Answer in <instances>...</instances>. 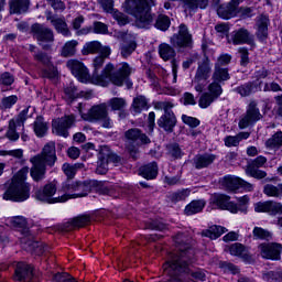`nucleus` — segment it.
<instances>
[{"label": "nucleus", "instance_id": "f257e3e1", "mask_svg": "<svg viewBox=\"0 0 282 282\" xmlns=\"http://www.w3.org/2000/svg\"><path fill=\"white\" fill-rule=\"evenodd\" d=\"M109 56H111V53H108L107 55H105V53H99V55L94 57L93 59L94 73L91 76V83L94 85H100L101 87H105L107 83L117 85V87H122V84L124 83V80H127V78L131 76V67H129V64L123 63L121 67L117 69V72H113L115 69L113 64L108 63L105 66V61H107ZM100 69L102 70L100 72Z\"/></svg>", "mask_w": 282, "mask_h": 282}, {"label": "nucleus", "instance_id": "f03ea898", "mask_svg": "<svg viewBox=\"0 0 282 282\" xmlns=\"http://www.w3.org/2000/svg\"><path fill=\"white\" fill-rule=\"evenodd\" d=\"M174 242L180 251V254L174 257L172 261L166 262L163 265L165 274L171 276L167 282H182L180 274L188 270V261L193 259V251H191V242L184 234H178L174 237Z\"/></svg>", "mask_w": 282, "mask_h": 282}, {"label": "nucleus", "instance_id": "7ed1b4c3", "mask_svg": "<svg viewBox=\"0 0 282 282\" xmlns=\"http://www.w3.org/2000/svg\"><path fill=\"white\" fill-rule=\"evenodd\" d=\"M56 144L54 142L46 143L41 153L30 158L32 164L30 175L33 182H43L47 173V166L56 164Z\"/></svg>", "mask_w": 282, "mask_h": 282}, {"label": "nucleus", "instance_id": "20e7f679", "mask_svg": "<svg viewBox=\"0 0 282 282\" xmlns=\"http://www.w3.org/2000/svg\"><path fill=\"white\" fill-rule=\"evenodd\" d=\"M30 167H22L11 180V183L3 194L7 202H28L30 199V183L26 182Z\"/></svg>", "mask_w": 282, "mask_h": 282}, {"label": "nucleus", "instance_id": "39448f33", "mask_svg": "<svg viewBox=\"0 0 282 282\" xmlns=\"http://www.w3.org/2000/svg\"><path fill=\"white\" fill-rule=\"evenodd\" d=\"M155 6L153 0H142V28L144 30H151L155 25L156 30L166 32L171 28V18L169 15H159L155 21V15L151 13V8Z\"/></svg>", "mask_w": 282, "mask_h": 282}, {"label": "nucleus", "instance_id": "423d86ee", "mask_svg": "<svg viewBox=\"0 0 282 282\" xmlns=\"http://www.w3.org/2000/svg\"><path fill=\"white\" fill-rule=\"evenodd\" d=\"M77 109L83 120H87V122H100L104 129L113 128V120L109 117L107 104L95 105L88 110V112H84L83 104L79 102Z\"/></svg>", "mask_w": 282, "mask_h": 282}, {"label": "nucleus", "instance_id": "0eeeda50", "mask_svg": "<svg viewBox=\"0 0 282 282\" xmlns=\"http://www.w3.org/2000/svg\"><path fill=\"white\" fill-rule=\"evenodd\" d=\"M213 204L220 210H228L232 215L237 213L248 214V204H250V197L248 195L241 196L237 199L238 204L230 202V196L224 194H216L212 198Z\"/></svg>", "mask_w": 282, "mask_h": 282}, {"label": "nucleus", "instance_id": "6e6552de", "mask_svg": "<svg viewBox=\"0 0 282 282\" xmlns=\"http://www.w3.org/2000/svg\"><path fill=\"white\" fill-rule=\"evenodd\" d=\"M170 43L175 47V50H177V52L193 50L195 45L193 34H191L188 26L184 23L180 24L177 33H174L170 37Z\"/></svg>", "mask_w": 282, "mask_h": 282}, {"label": "nucleus", "instance_id": "1a4fd4ad", "mask_svg": "<svg viewBox=\"0 0 282 282\" xmlns=\"http://www.w3.org/2000/svg\"><path fill=\"white\" fill-rule=\"evenodd\" d=\"M35 199L44 204H65V195L61 193V188H56L55 183H47L43 188L35 192Z\"/></svg>", "mask_w": 282, "mask_h": 282}, {"label": "nucleus", "instance_id": "9d476101", "mask_svg": "<svg viewBox=\"0 0 282 282\" xmlns=\"http://www.w3.org/2000/svg\"><path fill=\"white\" fill-rule=\"evenodd\" d=\"M210 74H213V64L210 63V58L205 55L203 61L198 62L194 79L192 80L193 85L195 86V91H198V94L204 91L206 80L210 78Z\"/></svg>", "mask_w": 282, "mask_h": 282}, {"label": "nucleus", "instance_id": "9b49d317", "mask_svg": "<svg viewBox=\"0 0 282 282\" xmlns=\"http://www.w3.org/2000/svg\"><path fill=\"white\" fill-rule=\"evenodd\" d=\"M65 202L68 199H77V197H87L89 195V185L80 182H65L62 184L61 192Z\"/></svg>", "mask_w": 282, "mask_h": 282}, {"label": "nucleus", "instance_id": "f8f14e48", "mask_svg": "<svg viewBox=\"0 0 282 282\" xmlns=\"http://www.w3.org/2000/svg\"><path fill=\"white\" fill-rule=\"evenodd\" d=\"M31 32L42 50L52 48V44L54 43V31L52 29L44 24L35 23L31 26Z\"/></svg>", "mask_w": 282, "mask_h": 282}, {"label": "nucleus", "instance_id": "ddd939ff", "mask_svg": "<svg viewBox=\"0 0 282 282\" xmlns=\"http://www.w3.org/2000/svg\"><path fill=\"white\" fill-rule=\"evenodd\" d=\"M263 118L261 115V110L259 109V104L257 100L251 99L247 106L246 112L239 120L238 127L239 129H248V127H252V124H257L259 120Z\"/></svg>", "mask_w": 282, "mask_h": 282}, {"label": "nucleus", "instance_id": "4468645a", "mask_svg": "<svg viewBox=\"0 0 282 282\" xmlns=\"http://www.w3.org/2000/svg\"><path fill=\"white\" fill-rule=\"evenodd\" d=\"M219 184L225 187L226 191H239V188H243V191H247L248 193H252V191H254L253 184L234 175L224 176L219 180Z\"/></svg>", "mask_w": 282, "mask_h": 282}, {"label": "nucleus", "instance_id": "2eb2a0df", "mask_svg": "<svg viewBox=\"0 0 282 282\" xmlns=\"http://www.w3.org/2000/svg\"><path fill=\"white\" fill-rule=\"evenodd\" d=\"M267 162L268 159L263 155H259L258 158L249 161L245 169L246 175H248V177H253L254 180H264V177H268V173L260 169L265 166Z\"/></svg>", "mask_w": 282, "mask_h": 282}, {"label": "nucleus", "instance_id": "dca6fc26", "mask_svg": "<svg viewBox=\"0 0 282 282\" xmlns=\"http://www.w3.org/2000/svg\"><path fill=\"white\" fill-rule=\"evenodd\" d=\"M228 43L232 45H254V35L248 29H238L230 33Z\"/></svg>", "mask_w": 282, "mask_h": 282}, {"label": "nucleus", "instance_id": "f3484780", "mask_svg": "<svg viewBox=\"0 0 282 282\" xmlns=\"http://www.w3.org/2000/svg\"><path fill=\"white\" fill-rule=\"evenodd\" d=\"M75 121L76 117H74L73 115L54 119L52 123L53 133H55L56 135H61L62 138H68V129H72V124H74Z\"/></svg>", "mask_w": 282, "mask_h": 282}, {"label": "nucleus", "instance_id": "a211bd4d", "mask_svg": "<svg viewBox=\"0 0 282 282\" xmlns=\"http://www.w3.org/2000/svg\"><path fill=\"white\" fill-rule=\"evenodd\" d=\"M66 67L72 72L73 76L79 80V83H89V69L85 67V64L78 59H68Z\"/></svg>", "mask_w": 282, "mask_h": 282}, {"label": "nucleus", "instance_id": "6ab92c4d", "mask_svg": "<svg viewBox=\"0 0 282 282\" xmlns=\"http://www.w3.org/2000/svg\"><path fill=\"white\" fill-rule=\"evenodd\" d=\"M259 250L263 259H270L271 261L281 260L282 245L279 242L261 243Z\"/></svg>", "mask_w": 282, "mask_h": 282}, {"label": "nucleus", "instance_id": "aec40b11", "mask_svg": "<svg viewBox=\"0 0 282 282\" xmlns=\"http://www.w3.org/2000/svg\"><path fill=\"white\" fill-rule=\"evenodd\" d=\"M254 212L276 217V215H282V204L275 200L258 202L254 204Z\"/></svg>", "mask_w": 282, "mask_h": 282}, {"label": "nucleus", "instance_id": "412c9836", "mask_svg": "<svg viewBox=\"0 0 282 282\" xmlns=\"http://www.w3.org/2000/svg\"><path fill=\"white\" fill-rule=\"evenodd\" d=\"M22 248L26 250V252H32L33 254L41 256L45 250H47V247L43 245V242H39L34 240V236L31 234H28L26 236L21 238Z\"/></svg>", "mask_w": 282, "mask_h": 282}, {"label": "nucleus", "instance_id": "4be33fe9", "mask_svg": "<svg viewBox=\"0 0 282 282\" xmlns=\"http://www.w3.org/2000/svg\"><path fill=\"white\" fill-rule=\"evenodd\" d=\"M104 12L111 14L112 18L119 23V25H127L129 19L120 11L113 9V0H97Z\"/></svg>", "mask_w": 282, "mask_h": 282}, {"label": "nucleus", "instance_id": "5701e85b", "mask_svg": "<svg viewBox=\"0 0 282 282\" xmlns=\"http://www.w3.org/2000/svg\"><path fill=\"white\" fill-rule=\"evenodd\" d=\"M83 56H89V54H111V47L102 45L99 41L86 42L82 48Z\"/></svg>", "mask_w": 282, "mask_h": 282}, {"label": "nucleus", "instance_id": "b1692460", "mask_svg": "<svg viewBox=\"0 0 282 282\" xmlns=\"http://www.w3.org/2000/svg\"><path fill=\"white\" fill-rule=\"evenodd\" d=\"M34 268L25 262H19L13 275L14 281H32L34 279Z\"/></svg>", "mask_w": 282, "mask_h": 282}, {"label": "nucleus", "instance_id": "393cba45", "mask_svg": "<svg viewBox=\"0 0 282 282\" xmlns=\"http://www.w3.org/2000/svg\"><path fill=\"white\" fill-rule=\"evenodd\" d=\"M46 21H50L51 25H53L58 34H62L63 36H72V31H69V26H67L65 18H58L52 15V13H47Z\"/></svg>", "mask_w": 282, "mask_h": 282}, {"label": "nucleus", "instance_id": "a878e982", "mask_svg": "<svg viewBox=\"0 0 282 282\" xmlns=\"http://www.w3.org/2000/svg\"><path fill=\"white\" fill-rule=\"evenodd\" d=\"M91 224V216L89 215H79L63 225V230L69 232L70 230H76L77 228H85Z\"/></svg>", "mask_w": 282, "mask_h": 282}, {"label": "nucleus", "instance_id": "bb28decb", "mask_svg": "<svg viewBox=\"0 0 282 282\" xmlns=\"http://www.w3.org/2000/svg\"><path fill=\"white\" fill-rule=\"evenodd\" d=\"M122 8L127 14H131L137 21H142V0H124Z\"/></svg>", "mask_w": 282, "mask_h": 282}, {"label": "nucleus", "instance_id": "cd10ccee", "mask_svg": "<svg viewBox=\"0 0 282 282\" xmlns=\"http://www.w3.org/2000/svg\"><path fill=\"white\" fill-rule=\"evenodd\" d=\"M126 138L129 141L127 143V151L130 153L131 156L137 158L138 155V145L132 144L131 142H135V140H139V138H142V131L138 128L130 129L126 131Z\"/></svg>", "mask_w": 282, "mask_h": 282}, {"label": "nucleus", "instance_id": "c85d7f7f", "mask_svg": "<svg viewBox=\"0 0 282 282\" xmlns=\"http://www.w3.org/2000/svg\"><path fill=\"white\" fill-rule=\"evenodd\" d=\"M257 32L256 36L259 39L261 42L268 40V25H270V18L268 15H259L257 18Z\"/></svg>", "mask_w": 282, "mask_h": 282}, {"label": "nucleus", "instance_id": "c756f323", "mask_svg": "<svg viewBox=\"0 0 282 282\" xmlns=\"http://www.w3.org/2000/svg\"><path fill=\"white\" fill-rule=\"evenodd\" d=\"M158 124L162 130L166 131V133H173L177 124V117H175V113L162 115L158 119Z\"/></svg>", "mask_w": 282, "mask_h": 282}, {"label": "nucleus", "instance_id": "7c9ffc66", "mask_svg": "<svg viewBox=\"0 0 282 282\" xmlns=\"http://www.w3.org/2000/svg\"><path fill=\"white\" fill-rule=\"evenodd\" d=\"M215 160H217V156L215 154L203 153V154H196L194 156L193 162H194L195 169L199 171L202 169H208V166H210V164H213Z\"/></svg>", "mask_w": 282, "mask_h": 282}, {"label": "nucleus", "instance_id": "2f4dec72", "mask_svg": "<svg viewBox=\"0 0 282 282\" xmlns=\"http://www.w3.org/2000/svg\"><path fill=\"white\" fill-rule=\"evenodd\" d=\"M159 56L162 61H175V56H177V52L172 44L163 42L158 47Z\"/></svg>", "mask_w": 282, "mask_h": 282}, {"label": "nucleus", "instance_id": "473e14b6", "mask_svg": "<svg viewBox=\"0 0 282 282\" xmlns=\"http://www.w3.org/2000/svg\"><path fill=\"white\" fill-rule=\"evenodd\" d=\"M234 91L239 94L241 98H248V96H252V94H257V91H259V85L257 82H248L234 88Z\"/></svg>", "mask_w": 282, "mask_h": 282}, {"label": "nucleus", "instance_id": "72a5a7b5", "mask_svg": "<svg viewBox=\"0 0 282 282\" xmlns=\"http://www.w3.org/2000/svg\"><path fill=\"white\" fill-rule=\"evenodd\" d=\"M183 8L188 14H195L198 8L200 10L208 8V0H183Z\"/></svg>", "mask_w": 282, "mask_h": 282}, {"label": "nucleus", "instance_id": "f704fd0d", "mask_svg": "<svg viewBox=\"0 0 282 282\" xmlns=\"http://www.w3.org/2000/svg\"><path fill=\"white\" fill-rule=\"evenodd\" d=\"M10 14H23L30 8V0H9Z\"/></svg>", "mask_w": 282, "mask_h": 282}, {"label": "nucleus", "instance_id": "c9c22d12", "mask_svg": "<svg viewBox=\"0 0 282 282\" xmlns=\"http://www.w3.org/2000/svg\"><path fill=\"white\" fill-rule=\"evenodd\" d=\"M217 14L220 19H234V17H237V9L230 2L223 3L217 8Z\"/></svg>", "mask_w": 282, "mask_h": 282}, {"label": "nucleus", "instance_id": "e433bc0d", "mask_svg": "<svg viewBox=\"0 0 282 282\" xmlns=\"http://www.w3.org/2000/svg\"><path fill=\"white\" fill-rule=\"evenodd\" d=\"M65 95L68 100H76V98H85L86 100H89L91 98V91H85L82 90L78 93V88L76 86L70 85L69 87L65 88Z\"/></svg>", "mask_w": 282, "mask_h": 282}, {"label": "nucleus", "instance_id": "4c0bfd02", "mask_svg": "<svg viewBox=\"0 0 282 282\" xmlns=\"http://www.w3.org/2000/svg\"><path fill=\"white\" fill-rule=\"evenodd\" d=\"M212 80L216 83H226V80H230V73H228V68L219 66V64H215Z\"/></svg>", "mask_w": 282, "mask_h": 282}, {"label": "nucleus", "instance_id": "58836bf2", "mask_svg": "<svg viewBox=\"0 0 282 282\" xmlns=\"http://www.w3.org/2000/svg\"><path fill=\"white\" fill-rule=\"evenodd\" d=\"M206 207V200L204 199H196L192 200L187 206H185L184 213L187 216L197 215V213H202Z\"/></svg>", "mask_w": 282, "mask_h": 282}, {"label": "nucleus", "instance_id": "ea45409f", "mask_svg": "<svg viewBox=\"0 0 282 282\" xmlns=\"http://www.w3.org/2000/svg\"><path fill=\"white\" fill-rule=\"evenodd\" d=\"M137 47L138 44L135 43V40L126 37L120 45L121 56H123V58H129V56L135 52Z\"/></svg>", "mask_w": 282, "mask_h": 282}, {"label": "nucleus", "instance_id": "a19ab883", "mask_svg": "<svg viewBox=\"0 0 282 282\" xmlns=\"http://www.w3.org/2000/svg\"><path fill=\"white\" fill-rule=\"evenodd\" d=\"M226 232H228L226 227L214 225L209 229L203 231V237H208L209 239H219V237Z\"/></svg>", "mask_w": 282, "mask_h": 282}, {"label": "nucleus", "instance_id": "79ce46f5", "mask_svg": "<svg viewBox=\"0 0 282 282\" xmlns=\"http://www.w3.org/2000/svg\"><path fill=\"white\" fill-rule=\"evenodd\" d=\"M263 193L267 197H275V199H281L282 197V183L278 185L267 184L263 187Z\"/></svg>", "mask_w": 282, "mask_h": 282}, {"label": "nucleus", "instance_id": "37998d69", "mask_svg": "<svg viewBox=\"0 0 282 282\" xmlns=\"http://www.w3.org/2000/svg\"><path fill=\"white\" fill-rule=\"evenodd\" d=\"M166 154L169 158H172V160H182L184 158V151H182V148L177 143H169L165 145Z\"/></svg>", "mask_w": 282, "mask_h": 282}, {"label": "nucleus", "instance_id": "c03bdc74", "mask_svg": "<svg viewBox=\"0 0 282 282\" xmlns=\"http://www.w3.org/2000/svg\"><path fill=\"white\" fill-rule=\"evenodd\" d=\"M34 133L37 135V138H43L47 133V122H45V119L43 117H37L34 121Z\"/></svg>", "mask_w": 282, "mask_h": 282}, {"label": "nucleus", "instance_id": "a18cd8bd", "mask_svg": "<svg viewBox=\"0 0 282 282\" xmlns=\"http://www.w3.org/2000/svg\"><path fill=\"white\" fill-rule=\"evenodd\" d=\"M78 169H83V164H80V163H75V164L64 163L62 166V171L68 180H74V177L76 176V173L78 172Z\"/></svg>", "mask_w": 282, "mask_h": 282}, {"label": "nucleus", "instance_id": "49530a36", "mask_svg": "<svg viewBox=\"0 0 282 282\" xmlns=\"http://www.w3.org/2000/svg\"><path fill=\"white\" fill-rule=\"evenodd\" d=\"M142 177H144V180H155V177H158V163L152 162L144 165Z\"/></svg>", "mask_w": 282, "mask_h": 282}, {"label": "nucleus", "instance_id": "de8ad7c7", "mask_svg": "<svg viewBox=\"0 0 282 282\" xmlns=\"http://www.w3.org/2000/svg\"><path fill=\"white\" fill-rule=\"evenodd\" d=\"M108 107L111 108L112 111H122V109H127V99L113 97L109 99Z\"/></svg>", "mask_w": 282, "mask_h": 282}, {"label": "nucleus", "instance_id": "09e8293b", "mask_svg": "<svg viewBox=\"0 0 282 282\" xmlns=\"http://www.w3.org/2000/svg\"><path fill=\"white\" fill-rule=\"evenodd\" d=\"M173 107H175V104L173 101H156L154 102V109L158 111H164L163 116H169V113H175L173 112Z\"/></svg>", "mask_w": 282, "mask_h": 282}, {"label": "nucleus", "instance_id": "8fccbe9b", "mask_svg": "<svg viewBox=\"0 0 282 282\" xmlns=\"http://www.w3.org/2000/svg\"><path fill=\"white\" fill-rule=\"evenodd\" d=\"M77 46H78V41L76 40L66 42L61 52L62 56H64L65 58H67L68 56H74V54H76Z\"/></svg>", "mask_w": 282, "mask_h": 282}, {"label": "nucleus", "instance_id": "3c124183", "mask_svg": "<svg viewBox=\"0 0 282 282\" xmlns=\"http://www.w3.org/2000/svg\"><path fill=\"white\" fill-rule=\"evenodd\" d=\"M267 149H281L282 147V132L274 133L270 139L265 141Z\"/></svg>", "mask_w": 282, "mask_h": 282}, {"label": "nucleus", "instance_id": "603ef678", "mask_svg": "<svg viewBox=\"0 0 282 282\" xmlns=\"http://www.w3.org/2000/svg\"><path fill=\"white\" fill-rule=\"evenodd\" d=\"M7 225L12 228H28V219L23 216H14L7 219Z\"/></svg>", "mask_w": 282, "mask_h": 282}, {"label": "nucleus", "instance_id": "864d4df0", "mask_svg": "<svg viewBox=\"0 0 282 282\" xmlns=\"http://www.w3.org/2000/svg\"><path fill=\"white\" fill-rule=\"evenodd\" d=\"M208 93L210 96H213L216 100L224 94V88L221 87V83L213 80L208 87Z\"/></svg>", "mask_w": 282, "mask_h": 282}, {"label": "nucleus", "instance_id": "5fc2aeb1", "mask_svg": "<svg viewBox=\"0 0 282 282\" xmlns=\"http://www.w3.org/2000/svg\"><path fill=\"white\" fill-rule=\"evenodd\" d=\"M191 196V189L189 188H183L178 189L171 194V200L172 202H184Z\"/></svg>", "mask_w": 282, "mask_h": 282}, {"label": "nucleus", "instance_id": "6e6d98bb", "mask_svg": "<svg viewBox=\"0 0 282 282\" xmlns=\"http://www.w3.org/2000/svg\"><path fill=\"white\" fill-rule=\"evenodd\" d=\"M215 100L217 99L213 97V95H209L208 93H203L198 99V107H200V109H208V107H210V105H213Z\"/></svg>", "mask_w": 282, "mask_h": 282}, {"label": "nucleus", "instance_id": "4d7b16f0", "mask_svg": "<svg viewBox=\"0 0 282 282\" xmlns=\"http://www.w3.org/2000/svg\"><path fill=\"white\" fill-rule=\"evenodd\" d=\"M145 228H148L149 230H159L160 232H162L166 230L169 227L166 226V224L160 220L150 219L145 221Z\"/></svg>", "mask_w": 282, "mask_h": 282}, {"label": "nucleus", "instance_id": "13d9d810", "mask_svg": "<svg viewBox=\"0 0 282 282\" xmlns=\"http://www.w3.org/2000/svg\"><path fill=\"white\" fill-rule=\"evenodd\" d=\"M229 252L232 257H246V247L236 242L229 247Z\"/></svg>", "mask_w": 282, "mask_h": 282}, {"label": "nucleus", "instance_id": "bf43d9fd", "mask_svg": "<svg viewBox=\"0 0 282 282\" xmlns=\"http://www.w3.org/2000/svg\"><path fill=\"white\" fill-rule=\"evenodd\" d=\"M263 280L269 282H282V271H269L263 274Z\"/></svg>", "mask_w": 282, "mask_h": 282}, {"label": "nucleus", "instance_id": "052dcab7", "mask_svg": "<svg viewBox=\"0 0 282 282\" xmlns=\"http://www.w3.org/2000/svg\"><path fill=\"white\" fill-rule=\"evenodd\" d=\"M253 237H257V239H272V234L261 227H256L253 229Z\"/></svg>", "mask_w": 282, "mask_h": 282}, {"label": "nucleus", "instance_id": "680f3d73", "mask_svg": "<svg viewBox=\"0 0 282 282\" xmlns=\"http://www.w3.org/2000/svg\"><path fill=\"white\" fill-rule=\"evenodd\" d=\"M34 58H35V61H39L40 63L45 65V67H48L50 65H52V57H50V55H47L43 52L35 53Z\"/></svg>", "mask_w": 282, "mask_h": 282}, {"label": "nucleus", "instance_id": "e2e57ef3", "mask_svg": "<svg viewBox=\"0 0 282 282\" xmlns=\"http://www.w3.org/2000/svg\"><path fill=\"white\" fill-rule=\"evenodd\" d=\"M238 54H240V65L242 67H246L248 63H250V53L246 47H239L238 48Z\"/></svg>", "mask_w": 282, "mask_h": 282}, {"label": "nucleus", "instance_id": "0e129e2a", "mask_svg": "<svg viewBox=\"0 0 282 282\" xmlns=\"http://www.w3.org/2000/svg\"><path fill=\"white\" fill-rule=\"evenodd\" d=\"M19 100V97L12 95L9 97H4L2 99V107L3 109H12V107H14V105H17V101Z\"/></svg>", "mask_w": 282, "mask_h": 282}, {"label": "nucleus", "instance_id": "69168bd1", "mask_svg": "<svg viewBox=\"0 0 282 282\" xmlns=\"http://www.w3.org/2000/svg\"><path fill=\"white\" fill-rule=\"evenodd\" d=\"M181 102L187 107L188 105H197L195 96L192 93H184Z\"/></svg>", "mask_w": 282, "mask_h": 282}, {"label": "nucleus", "instance_id": "338daca9", "mask_svg": "<svg viewBox=\"0 0 282 282\" xmlns=\"http://www.w3.org/2000/svg\"><path fill=\"white\" fill-rule=\"evenodd\" d=\"M45 78H57L58 77V69L54 67V65L46 66L44 69Z\"/></svg>", "mask_w": 282, "mask_h": 282}, {"label": "nucleus", "instance_id": "774afa93", "mask_svg": "<svg viewBox=\"0 0 282 282\" xmlns=\"http://www.w3.org/2000/svg\"><path fill=\"white\" fill-rule=\"evenodd\" d=\"M7 138L11 140V142H17L19 140V134L17 133V126L10 123L9 129L7 131Z\"/></svg>", "mask_w": 282, "mask_h": 282}]
</instances>
